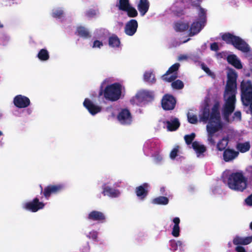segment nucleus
I'll return each instance as SVG.
<instances>
[{"instance_id": "nucleus-1", "label": "nucleus", "mask_w": 252, "mask_h": 252, "mask_svg": "<svg viewBox=\"0 0 252 252\" xmlns=\"http://www.w3.org/2000/svg\"><path fill=\"white\" fill-rule=\"evenodd\" d=\"M219 103L217 102L212 108L211 118L206 128L208 132V141L212 145H215L216 142L213 138L214 134L222 127L220 122V113L219 111Z\"/></svg>"}, {"instance_id": "nucleus-2", "label": "nucleus", "mask_w": 252, "mask_h": 252, "mask_svg": "<svg viewBox=\"0 0 252 252\" xmlns=\"http://www.w3.org/2000/svg\"><path fill=\"white\" fill-rule=\"evenodd\" d=\"M248 179L242 171L233 172L227 178L228 188L237 191H243L247 187Z\"/></svg>"}, {"instance_id": "nucleus-3", "label": "nucleus", "mask_w": 252, "mask_h": 252, "mask_svg": "<svg viewBox=\"0 0 252 252\" xmlns=\"http://www.w3.org/2000/svg\"><path fill=\"white\" fill-rule=\"evenodd\" d=\"M121 94L122 88L121 84L118 83H115L107 85L104 90L102 85L98 95L100 96L103 94L106 99L111 101H115L120 98Z\"/></svg>"}, {"instance_id": "nucleus-4", "label": "nucleus", "mask_w": 252, "mask_h": 252, "mask_svg": "<svg viewBox=\"0 0 252 252\" xmlns=\"http://www.w3.org/2000/svg\"><path fill=\"white\" fill-rule=\"evenodd\" d=\"M241 100L243 104L249 107L252 115V83L251 81L243 80L241 83Z\"/></svg>"}, {"instance_id": "nucleus-5", "label": "nucleus", "mask_w": 252, "mask_h": 252, "mask_svg": "<svg viewBox=\"0 0 252 252\" xmlns=\"http://www.w3.org/2000/svg\"><path fill=\"white\" fill-rule=\"evenodd\" d=\"M229 94L230 95L227 98L222 110V114L226 121L229 120L230 115L234 111L236 102V93Z\"/></svg>"}, {"instance_id": "nucleus-6", "label": "nucleus", "mask_w": 252, "mask_h": 252, "mask_svg": "<svg viewBox=\"0 0 252 252\" xmlns=\"http://www.w3.org/2000/svg\"><path fill=\"white\" fill-rule=\"evenodd\" d=\"M227 76L226 91L227 93H236L238 77L236 72L232 68H228Z\"/></svg>"}, {"instance_id": "nucleus-7", "label": "nucleus", "mask_w": 252, "mask_h": 252, "mask_svg": "<svg viewBox=\"0 0 252 252\" xmlns=\"http://www.w3.org/2000/svg\"><path fill=\"white\" fill-rule=\"evenodd\" d=\"M180 67L179 63H175L171 65L161 77V79L164 82H171L178 77L177 71Z\"/></svg>"}, {"instance_id": "nucleus-8", "label": "nucleus", "mask_w": 252, "mask_h": 252, "mask_svg": "<svg viewBox=\"0 0 252 252\" xmlns=\"http://www.w3.org/2000/svg\"><path fill=\"white\" fill-rule=\"evenodd\" d=\"M161 106L164 110H173L176 104V99L172 94H165L161 101Z\"/></svg>"}, {"instance_id": "nucleus-9", "label": "nucleus", "mask_w": 252, "mask_h": 252, "mask_svg": "<svg viewBox=\"0 0 252 252\" xmlns=\"http://www.w3.org/2000/svg\"><path fill=\"white\" fill-rule=\"evenodd\" d=\"M45 206V204L39 201L37 197L33 199L32 200L27 202L23 204L24 209L32 212H36L40 209H42Z\"/></svg>"}, {"instance_id": "nucleus-10", "label": "nucleus", "mask_w": 252, "mask_h": 252, "mask_svg": "<svg viewBox=\"0 0 252 252\" xmlns=\"http://www.w3.org/2000/svg\"><path fill=\"white\" fill-rule=\"evenodd\" d=\"M64 189V186L62 184L49 185L44 188L43 195L46 199H49L52 194L60 193Z\"/></svg>"}, {"instance_id": "nucleus-11", "label": "nucleus", "mask_w": 252, "mask_h": 252, "mask_svg": "<svg viewBox=\"0 0 252 252\" xmlns=\"http://www.w3.org/2000/svg\"><path fill=\"white\" fill-rule=\"evenodd\" d=\"M117 119L120 123L124 126H129L132 122V115L127 108L122 109L117 115Z\"/></svg>"}, {"instance_id": "nucleus-12", "label": "nucleus", "mask_w": 252, "mask_h": 252, "mask_svg": "<svg viewBox=\"0 0 252 252\" xmlns=\"http://www.w3.org/2000/svg\"><path fill=\"white\" fill-rule=\"evenodd\" d=\"M14 104L16 107L19 108H24L27 107L30 105V99L21 94L16 95L13 99Z\"/></svg>"}, {"instance_id": "nucleus-13", "label": "nucleus", "mask_w": 252, "mask_h": 252, "mask_svg": "<svg viewBox=\"0 0 252 252\" xmlns=\"http://www.w3.org/2000/svg\"><path fill=\"white\" fill-rule=\"evenodd\" d=\"M138 26V22L135 19L130 20L126 24L125 33L128 36L133 35L137 31Z\"/></svg>"}, {"instance_id": "nucleus-14", "label": "nucleus", "mask_w": 252, "mask_h": 252, "mask_svg": "<svg viewBox=\"0 0 252 252\" xmlns=\"http://www.w3.org/2000/svg\"><path fill=\"white\" fill-rule=\"evenodd\" d=\"M83 105L92 115L96 114L100 112L102 110L101 107L94 104L89 98L85 99L83 102Z\"/></svg>"}, {"instance_id": "nucleus-15", "label": "nucleus", "mask_w": 252, "mask_h": 252, "mask_svg": "<svg viewBox=\"0 0 252 252\" xmlns=\"http://www.w3.org/2000/svg\"><path fill=\"white\" fill-rule=\"evenodd\" d=\"M135 98L139 102L151 101L154 99V94L153 92L142 91L137 93Z\"/></svg>"}, {"instance_id": "nucleus-16", "label": "nucleus", "mask_w": 252, "mask_h": 252, "mask_svg": "<svg viewBox=\"0 0 252 252\" xmlns=\"http://www.w3.org/2000/svg\"><path fill=\"white\" fill-rule=\"evenodd\" d=\"M239 153L234 149L227 148L223 153V159L225 162H230L236 159L239 156Z\"/></svg>"}, {"instance_id": "nucleus-17", "label": "nucleus", "mask_w": 252, "mask_h": 252, "mask_svg": "<svg viewBox=\"0 0 252 252\" xmlns=\"http://www.w3.org/2000/svg\"><path fill=\"white\" fill-rule=\"evenodd\" d=\"M236 49L244 53H247L250 51L249 45L239 36L236 37L232 45Z\"/></svg>"}, {"instance_id": "nucleus-18", "label": "nucleus", "mask_w": 252, "mask_h": 252, "mask_svg": "<svg viewBox=\"0 0 252 252\" xmlns=\"http://www.w3.org/2000/svg\"><path fill=\"white\" fill-rule=\"evenodd\" d=\"M149 187V184L146 183L136 187L135 189V192L137 196L141 200H144L148 194Z\"/></svg>"}, {"instance_id": "nucleus-19", "label": "nucleus", "mask_w": 252, "mask_h": 252, "mask_svg": "<svg viewBox=\"0 0 252 252\" xmlns=\"http://www.w3.org/2000/svg\"><path fill=\"white\" fill-rule=\"evenodd\" d=\"M102 189L103 191L102 193L104 196L107 195L111 198H115L118 197L120 194L118 189L107 186L106 184L103 185Z\"/></svg>"}, {"instance_id": "nucleus-20", "label": "nucleus", "mask_w": 252, "mask_h": 252, "mask_svg": "<svg viewBox=\"0 0 252 252\" xmlns=\"http://www.w3.org/2000/svg\"><path fill=\"white\" fill-rule=\"evenodd\" d=\"M88 219L91 220L102 222L105 220V216L104 214L101 212L92 211L89 214Z\"/></svg>"}, {"instance_id": "nucleus-21", "label": "nucleus", "mask_w": 252, "mask_h": 252, "mask_svg": "<svg viewBox=\"0 0 252 252\" xmlns=\"http://www.w3.org/2000/svg\"><path fill=\"white\" fill-rule=\"evenodd\" d=\"M204 25L205 24L202 23L200 21H197L193 22L190 27L189 35L190 36H192L198 33L201 30L202 27H204Z\"/></svg>"}, {"instance_id": "nucleus-22", "label": "nucleus", "mask_w": 252, "mask_h": 252, "mask_svg": "<svg viewBox=\"0 0 252 252\" xmlns=\"http://www.w3.org/2000/svg\"><path fill=\"white\" fill-rule=\"evenodd\" d=\"M252 242V236L246 237H241L236 236L233 240V243L235 245H247Z\"/></svg>"}, {"instance_id": "nucleus-23", "label": "nucleus", "mask_w": 252, "mask_h": 252, "mask_svg": "<svg viewBox=\"0 0 252 252\" xmlns=\"http://www.w3.org/2000/svg\"><path fill=\"white\" fill-rule=\"evenodd\" d=\"M150 7V3L148 0H140L137 5V9L141 16H144L148 11Z\"/></svg>"}, {"instance_id": "nucleus-24", "label": "nucleus", "mask_w": 252, "mask_h": 252, "mask_svg": "<svg viewBox=\"0 0 252 252\" xmlns=\"http://www.w3.org/2000/svg\"><path fill=\"white\" fill-rule=\"evenodd\" d=\"M211 113H212V112ZM211 113H210L209 105L207 104L202 109L201 113L199 115L200 121L205 123H207L208 121L209 122L211 118Z\"/></svg>"}, {"instance_id": "nucleus-25", "label": "nucleus", "mask_w": 252, "mask_h": 252, "mask_svg": "<svg viewBox=\"0 0 252 252\" xmlns=\"http://www.w3.org/2000/svg\"><path fill=\"white\" fill-rule=\"evenodd\" d=\"M228 63L235 67L236 68L240 69L243 68L241 61L237 58L235 55H229L227 57Z\"/></svg>"}, {"instance_id": "nucleus-26", "label": "nucleus", "mask_w": 252, "mask_h": 252, "mask_svg": "<svg viewBox=\"0 0 252 252\" xmlns=\"http://www.w3.org/2000/svg\"><path fill=\"white\" fill-rule=\"evenodd\" d=\"M76 34L85 39L90 38L91 37L89 30L83 26H79L77 28Z\"/></svg>"}, {"instance_id": "nucleus-27", "label": "nucleus", "mask_w": 252, "mask_h": 252, "mask_svg": "<svg viewBox=\"0 0 252 252\" xmlns=\"http://www.w3.org/2000/svg\"><path fill=\"white\" fill-rule=\"evenodd\" d=\"M166 124L168 129L171 131L176 130L180 126L179 121L177 118H174L170 121H167Z\"/></svg>"}, {"instance_id": "nucleus-28", "label": "nucleus", "mask_w": 252, "mask_h": 252, "mask_svg": "<svg viewBox=\"0 0 252 252\" xmlns=\"http://www.w3.org/2000/svg\"><path fill=\"white\" fill-rule=\"evenodd\" d=\"M109 46L112 48H118L121 44L119 38L116 34H112L108 39Z\"/></svg>"}, {"instance_id": "nucleus-29", "label": "nucleus", "mask_w": 252, "mask_h": 252, "mask_svg": "<svg viewBox=\"0 0 252 252\" xmlns=\"http://www.w3.org/2000/svg\"><path fill=\"white\" fill-rule=\"evenodd\" d=\"M237 36H236L230 32H225L222 34L221 37L222 40L225 42L226 44L233 45L234 41L236 39Z\"/></svg>"}, {"instance_id": "nucleus-30", "label": "nucleus", "mask_w": 252, "mask_h": 252, "mask_svg": "<svg viewBox=\"0 0 252 252\" xmlns=\"http://www.w3.org/2000/svg\"><path fill=\"white\" fill-rule=\"evenodd\" d=\"M173 222L174 223V225L172 229V235L175 237H177L180 235L179 223L180 220L179 218L176 217L173 219Z\"/></svg>"}, {"instance_id": "nucleus-31", "label": "nucleus", "mask_w": 252, "mask_h": 252, "mask_svg": "<svg viewBox=\"0 0 252 252\" xmlns=\"http://www.w3.org/2000/svg\"><path fill=\"white\" fill-rule=\"evenodd\" d=\"M236 148L239 152L244 153L250 150L251 145L249 142L238 143L236 146Z\"/></svg>"}, {"instance_id": "nucleus-32", "label": "nucleus", "mask_w": 252, "mask_h": 252, "mask_svg": "<svg viewBox=\"0 0 252 252\" xmlns=\"http://www.w3.org/2000/svg\"><path fill=\"white\" fill-rule=\"evenodd\" d=\"M143 77L144 80L150 84H155L156 82L155 75L152 71H146Z\"/></svg>"}, {"instance_id": "nucleus-33", "label": "nucleus", "mask_w": 252, "mask_h": 252, "mask_svg": "<svg viewBox=\"0 0 252 252\" xmlns=\"http://www.w3.org/2000/svg\"><path fill=\"white\" fill-rule=\"evenodd\" d=\"M198 9L199 11L198 12L197 21H200L202 23L205 24L207 21L206 10L201 7H199Z\"/></svg>"}, {"instance_id": "nucleus-34", "label": "nucleus", "mask_w": 252, "mask_h": 252, "mask_svg": "<svg viewBox=\"0 0 252 252\" xmlns=\"http://www.w3.org/2000/svg\"><path fill=\"white\" fill-rule=\"evenodd\" d=\"M189 28V25L183 22H178L175 24L174 29L176 32H183Z\"/></svg>"}, {"instance_id": "nucleus-35", "label": "nucleus", "mask_w": 252, "mask_h": 252, "mask_svg": "<svg viewBox=\"0 0 252 252\" xmlns=\"http://www.w3.org/2000/svg\"><path fill=\"white\" fill-rule=\"evenodd\" d=\"M192 147L196 153L199 154H203L206 151V147L203 145H200L197 141L193 142Z\"/></svg>"}, {"instance_id": "nucleus-36", "label": "nucleus", "mask_w": 252, "mask_h": 252, "mask_svg": "<svg viewBox=\"0 0 252 252\" xmlns=\"http://www.w3.org/2000/svg\"><path fill=\"white\" fill-rule=\"evenodd\" d=\"M168 202V198L167 197L163 196H160L159 197H156L154 198L152 201L153 203L158 205H165L167 204Z\"/></svg>"}, {"instance_id": "nucleus-37", "label": "nucleus", "mask_w": 252, "mask_h": 252, "mask_svg": "<svg viewBox=\"0 0 252 252\" xmlns=\"http://www.w3.org/2000/svg\"><path fill=\"white\" fill-rule=\"evenodd\" d=\"M228 141L226 138H223L219 141L217 144V149L219 151H224L227 148Z\"/></svg>"}, {"instance_id": "nucleus-38", "label": "nucleus", "mask_w": 252, "mask_h": 252, "mask_svg": "<svg viewBox=\"0 0 252 252\" xmlns=\"http://www.w3.org/2000/svg\"><path fill=\"white\" fill-rule=\"evenodd\" d=\"M130 5L129 0H119L116 4V6L120 10L124 11L126 8Z\"/></svg>"}, {"instance_id": "nucleus-39", "label": "nucleus", "mask_w": 252, "mask_h": 252, "mask_svg": "<svg viewBox=\"0 0 252 252\" xmlns=\"http://www.w3.org/2000/svg\"><path fill=\"white\" fill-rule=\"evenodd\" d=\"M37 57L41 61H47L49 58V53L46 49H42L39 51L37 54Z\"/></svg>"}, {"instance_id": "nucleus-40", "label": "nucleus", "mask_w": 252, "mask_h": 252, "mask_svg": "<svg viewBox=\"0 0 252 252\" xmlns=\"http://www.w3.org/2000/svg\"><path fill=\"white\" fill-rule=\"evenodd\" d=\"M124 11L127 12V15L129 17L134 18L138 15V12L136 9L131 5L128 6Z\"/></svg>"}, {"instance_id": "nucleus-41", "label": "nucleus", "mask_w": 252, "mask_h": 252, "mask_svg": "<svg viewBox=\"0 0 252 252\" xmlns=\"http://www.w3.org/2000/svg\"><path fill=\"white\" fill-rule=\"evenodd\" d=\"M171 87L173 89L175 90H181L184 87V84L181 80H175L171 82Z\"/></svg>"}, {"instance_id": "nucleus-42", "label": "nucleus", "mask_w": 252, "mask_h": 252, "mask_svg": "<svg viewBox=\"0 0 252 252\" xmlns=\"http://www.w3.org/2000/svg\"><path fill=\"white\" fill-rule=\"evenodd\" d=\"M63 11L61 8L53 9L52 13V16L55 18H61L63 16Z\"/></svg>"}, {"instance_id": "nucleus-43", "label": "nucleus", "mask_w": 252, "mask_h": 252, "mask_svg": "<svg viewBox=\"0 0 252 252\" xmlns=\"http://www.w3.org/2000/svg\"><path fill=\"white\" fill-rule=\"evenodd\" d=\"M195 137V134L194 133H191L190 134L186 135L184 136V139L185 142L187 145H190V144H192V141L194 140Z\"/></svg>"}, {"instance_id": "nucleus-44", "label": "nucleus", "mask_w": 252, "mask_h": 252, "mask_svg": "<svg viewBox=\"0 0 252 252\" xmlns=\"http://www.w3.org/2000/svg\"><path fill=\"white\" fill-rule=\"evenodd\" d=\"M188 119L189 122L192 124H196L198 121L196 115H191L189 113L188 114Z\"/></svg>"}, {"instance_id": "nucleus-45", "label": "nucleus", "mask_w": 252, "mask_h": 252, "mask_svg": "<svg viewBox=\"0 0 252 252\" xmlns=\"http://www.w3.org/2000/svg\"><path fill=\"white\" fill-rule=\"evenodd\" d=\"M201 67L208 75L210 76H214V73L210 70L209 68L204 63H201Z\"/></svg>"}, {"instance_id": "nucleus-46", "label": "nucleus", "mask_w": 252, "mask_h": 252, "mask_svg": "<svg viewBox=\"0 0 252 252\" xmlns=\"http://www.w3.org/2000/svg\"><path fill=\"white\" fill-rule=\"evenodd\" d=\"M96 14V11L94 9H90L85 12V15L88 18L94 17Z\"/></svg>"}, {"instance_id": "nucleus-47", "label": "nucleus", "mask_w": 252, "mask_h": 252, "mask_svg": "<svg viewBox=\"0 0 252 252\" xmlns=\"http://www.w3.org/2000/svg\"><path fill=\"white\" fill-rule=\"evenodd\" d=\"M179 146L175 147L170 152V157L171 159H174L178 155V153L179 152Z\"/></svg>"}, {"instance_id": "nucleus-48", "label": "nucleus", "mask_w": 252, "mask_h": 252, "mask_svg": "<svg viewBox=\"0 0 252 252\" xmlns=\"http://www.w3.org/2000/svg\"><path fill=\"white\" fill-rule=\"evenodd\" d=\"M202 1V0H190V3L191 6L196 8H199V7H201L200 3Z\"/></svg>"}, {"instance_id": "nucleus-49", "label": "nucleus", "mask_w": 252, "mask_h": 252, "mask_svg": "<svg viewBox=\"0 0 252 252\" xmlns=\"http://www.w3.org/2000/svg\"><path fill=\"white\" fill-rule=\"evenodd\" d=\"M103 46V43L98 40H95L94 41L93 48H101Z\"/></svg>"}, {"instance_id": "nucleus-50", "label": "nucleus", "mask_w": 252, "mask_h": 252, "mask_svg": "<svg viewBox=\"0 0 252 252\" xmlns=\"http://www.w3.org/2000/svg\"><path fill=\"white\" fill-rule=\"evenodd\" d=\"M210 49L212 51H218L219 50L218 44L217 42H213L211 44Z\"/></svg>"}, {"instance_id": "nucleus-51", "label": "nucleus", "mask_w": 252, "mask_h": 252, "mask_svg": "<svg viewBox=\"0 0 252 252\" xmlns=\"http://www.w3.org/2000/svg\"><path fill=\"white\" fill-rule=\"evenodd\" d=\"M170 245L173 251H175L177 250L178 247L177 246L176 241L175 240H171L170 241Z\"/></svg>"}, {"instance_id": "nucleus-52", "label": "nucleus", "mask_w": 252, "mask_h": 252, "mask_svg": "<svg viewBox=\"0 0 252 252\" xmlns=\"http://www.w3.org/2000/svg\"><path fill=\"white\" fill-rule=\"evenodd\" d=\"M245 202L247 205L252 206V193L246 198Z\"/></svg>"}, {"instance_id": "nucleus-53", "label": "nucleus", "mask_w": 252, "mask_h": 252, "mask_svg": "<svg viewBox=\"0 0 252 252\" xmlns=\"http://www.w3.org/2000/svg\"><path fill=\"white\" fill-rule=\"evenodd\" d=\"M236 252H246L245 249L241 246H238L235 248Z\"/></svg>"}, {"instance_id": "nucleus-54", "label": "nucleus", "mask_w": 252, "mask_h": 252, "mask_svg": "<svg viewBox=\"0 0 252 252\" xmlns=\"http://www.w3.org/2000/svg\"><path fill=\"white\" fill-rule=\"evenodd\" d=\"M235 117L238 118H241V113L240 111H236L234 114Z\"/></svg>"}, {"instance_id": "nucleus-55", "label": "nucleus", "mask_w": 252, "mask_h": 252, "mask_svg": "<svg viewBox=\"0 0 252 252\" xmlns=\"http://www.w3.org/2000/svg\"><path fill=\"white\" fill-rule=\"evenodd\" d=\"M176 243H177V247L178 246H181L182 245V243L181 241H176Z\"/></svg>"}, {"instance_id": "nucleus-56", "label": "nucleus", "mask_w": 252, "mask_h": 252, "mask_svg": "<svg viewBox=\"0 0 252 252\" xmlns=\"http://www.w3.org/2000/svg\"><path fill=\"white\" fill-rule=\"evenodd\" d=\"M39 187H40V189H41L40 193H43V189H43L42 186L40 185L39 186Z\"/></svg>"}, {"instance_id": "nucleus-57", "label": "nucleus", "mask_w": 252, "mask_h": 252, "mask_svg": "<svg viewBox=\"0 0 252 252\" xmlns=\"http://www.w3.org/2000/svg\"><path fill=\"white\" fill-rule=\"evenodd\" d=\"M250 228L252 230V221L250 223Z\"/></svg>"}, {"instance_id": "nucleus-58", "label": "nucleus", "mask_w": 252, "mask_h": 252, "mask_svg": "<svg viewBox=\"0 0 252 252\" xmlns=\"http://www.w3.org/2000/svg\"><path fill=\"white\" fill-rule=\"evenodd\" d=\"M2 135V132L0 130V136Z\"/></svg>"}, {"instance_id": "nucleus-59", "label": "nucleus", "mask_w": 252, "mask_h": 252, "mask_svg": "<svg viewBox=\"0 0 252 252\" xmlns=\"http://www.w3.org/2000/svg\"><path fill=\"white\" fill-rule=\"evenodd\" d=\"M1 117V114H0V117Z\"/></svg>"}]
</instances>
